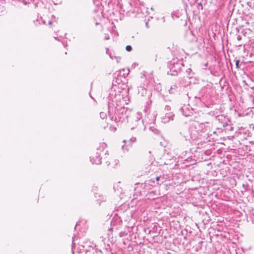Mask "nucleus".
Returning <instances> with one entry per match:
<instances>
[{
  "mask_svg": "<svg viewBox=\"0 0 254 254\" xmlns=\"http://www.w3.org/2000/svg\"><path fill=\"white\" fill-rule=\"evenodd\" d=\"M118 96L115 93L114 91L111 90L109 95V104H108V116L111 120H114L116 122H125L126 118H127V110L124 107H116L114 108V98H117ZM120 97V95H118Z\"/></svg>",
  "mask_w": 254,
  "mask_h": 254,
  "instance_id": "f257e3e1",
  "label": "nucleus"
},
{
  "mask_svg": "<svg viewBox=\"0 0 254 254\" xmlns=\"http://www.w3.org/2000/svg\"><path fill=\"white\" fill-rule=\"evenodd\" d=\"M183 65L182 61L179 60L178 59H174L170 61L168 63V67L170 70L167 72L168 75H177L178 72H179Z\"/></svg>",
  "mask_w": 254,
  "mask_h": 254,
  "instance_id": "f03ea898",
  "label": "nucleus"
},
{
  "mask_svg": "<svg viewBox=\"0 0 254 254\" xmlns=\"http://www.w3.org/2000/svg\"><path fill=\"white\" fill-rule=\"evenodd\" d=\"M210 124L208 122L197 124L194 126L196 131L197 132L198 134H200V135H202V133H206L208 135V131L210 130Z\"/></svg>",
  "mask_w": 254,
  "mask_h": 254,
  "instance_id": "7ed1b4c3",
  "label": "nucleus"
},
{
  "mask_svg": "<svg viewBox=\"0 0 254 254\" xmlns=\"http://www.w3.org/2000/svg\"><path fill=\"white\" fill-rule=\"evenodd\" d=\"M124 3L121 4L119 3L120 5L121 8L124 12H128L132 10V7L133 5H135V1H124Z\"/></svg>",
  "mask_w": 254,
  "mask_h": 254,
  "instance_id": "20e7f679",
  "label": "nucleus"
},
{
  "mask_svg": "<svg viewBox=\"0 0 254 254\" xmlns=\"http://www.w3.org/2000/svg\"><path fill=\"white\" fill-rule=\"evenodd\" d=\"M102 149L99 147L97 149V151L95 156L90 157V161L92 164H100L101 163V158L100 157V152L102 151Z\"/></svg>",
  "mask_w": 254,
  "mask_h": 254,
  "instance_id": "39448f33",
  "label": "nucleus"
},
{
  "mask_svg": "<svg viewBox=\"0 0 254 254\" xmlns=\"http://www.w3.org/2000/svg\"><path fill=\"white\" fill-rule=\"evenodd\" d=\"M122 223V218L118 216H114L111 222V225L113 227L112 228L109 229L111 230L114 229L115 227L116 229H118V227L121 226Z\"/></svg>",
  "mask_w": 254,
  "mask_h": 254,
  "instance_id": "423d86ee",
  "label": "nucleus"
},
{
  "mask_svg": "<svg viewBox=\"0 0 254 254\" xmlns=\"http://www.w3.org/2000/svg\"><path fill=\"white\" fill-rule=\"evenodd\" d=\"M175 117V115L173 112H168L166 113L164 116H163L162 118V122L166 124L169 123L170 121H173L174 120Z\"/></svg>",
  "mask_w": 254,
  "mask_h": 254,
  "instance_id": "0eeeda50",
  "label": "nucleus"
},
{
  "mask_svg": "<svg viewBox=\"0 0 254 254\" xmlns=\"http://www.w3.org/2000/svg\"><path fill=\"white\" fill-rule=\"evenodd\" d=\"M121 74H122V71H121V70L115 73L113 82H115L117 84H120V82H122L121 77H122V76Z\"/></svg>",
  "mask_w": 254,
  "mask_h": 254,
  "instance_id": "6e6552de",
  "label": "nucleus"
},
{
  "mask_svg": "<svg viewBox=\"0 0 254 254\" xmlns=\"http://www.w3.org/2000/svg\"><path fill=\"white\" fill-rule=\"evenodd\" d=\"M94 4L97 6V9H95L96 11H100L102 13L104 9V6L101 1H93Z\"/></svg>",
  "mask_w": 254,
  "mask_h": 254,
  "instance_id": "1a4fd4ad",
  "label": "nucleus"
},
{
  "mask_svg": "<svg viewBox=\"0 0 254 254\" xmlns=\"http://www.w3.org/2000/svg\"><path fill=\"white\" fill-rule=\"evenodd\" d=\"M239 2H243L242 5L246 4L250 8L254 9V1H239Z\"/></svg>",
  "mask_w": 254,
  "mask_h": 254,
  "instance_id": "9d476101",
  "label": "nucleus"
},
{
  "mask_svg": "<svg viewBox=\"0 0 254 254\" xmlns=\"http://www.w3.org/2000/svg\"><path fill=\"white\" fill-rule=\"evenodd\" d=\"M16 3L14 4V5H17V6L21 7L23 5H25L27 4V2L26 1H14Z\"/></svg>",
  "mask_w": 254,
  "mask_h": 254,
  "instance_id": "9b49d317",
  "label": "nucleus"
},
{
  "mask_svg": "<svg viewBox=\"0 0 254 254\" xmlns=\"http://www.w3.org/2000/svg\"><path fill=\"white\" fill-rule=\"evenodd\" d=\"M181 111L182 113V114L183 115H184L186 117H188L189 116H190V111L189 110H188V111H185V109H184V108H182L181 109Z\"/></svg>",
  "mask_w": 254,
  "mask_h": 254,
  "instance_id": "f8f14e48",
  "label": "nucleus"
},
{
  "mask_svg": "<svg viewBox=\"0 0 254 254\" xmlns=\"http://www.w3.org/2000/svg\"><path fill=\"white\" fill-rule=\"evenodd\" d=\"M140 118H141V115L139 113H137V117H136V120L135 121H136V122H138V125L143 123V120L140 121Z\"/></svg>",
  "mask_w": 254,
  "mask_h": 254,
  "instance_id": "ddd939ff",
  "label": "nucleus"
},
{
  "mask_svg": "<svg viewBox=\"0 0 254 254\" xmlns=\"http://www.w3.org/2000/svg\"><path fill=\"white\" fill-rule=\"evenodd\" d=\"M4 9V7L3 5V2L2 1H0V15L3 11Z\"/></svg>",
  "mask_w": 254,
  "mask_h": 254,
  "instance_id": "4468645a",
  "label": "nucleus"
},
{
  "mask_svg": "<svg viewBox=\"0 0 254 254\" xmlns=\"http://www.w3.org/2000/svg\"><path fill=\"white\" fill-rule=\"evenodd\" d=\"M191 69L190 68H188L186 70V72L188 74L189 78H191L192 77V75L191 74Z\"/></svg>",
  "mask_w": 254,
  "mask_h": 254,
  "instance_id": "2eb2a0df",
  "label": "nucleus"
},
{
  "mask_svg": "<svg viewBox=\"0 0 254 254\" xmlns=\"http://www.w3.org/2000/svg\"><path fill=\"white\" fill-rule=\"evenodd\" d=\"M105 201H106V198L103 196L102 197V198L101 199H98L97 200V203L99 204V205H100L101 201L104 202Z\"/></svg>",
  "mask_w": 254,
  "mask_h": 254,
  "instance_id": "dca6fc26",
  "label": "nucleus"
},
{
  "mask_svg": "<svg viewBox=\"0 0 254 254\" xmlns=\"http://www.w3.org/2000/svg\"><path fill=\"white\" fill-rule=\"evenodd\" d=\"M150 129L155 134H157L159 132V130L157 129L152 127H150Z\"/></svg>",
  "mask_w": 254,
  "mask_h": 254,
  "instance_id": "f3484780",
  "label": "nucleus"
},
{
  "mask_svg": "<svg viewBox=\"0 0 254 254\" xmlns=\"http://www.w3.org/2000/svg\"><path fill=\"white\" fill-rule=\"evenodd\" d=\"M100 116L101 118L104 119L107 117V114L104 112H101L100 113Z\"/></svg>",
  "mask_w": 254,
  "mask_h": 254,
  "instance_id": "a211bd4d",
  "label": "nucleus"
},
{
  "mask_svg": "<svg viewBox=\"0 0 254 254\" xmlns=\"http://www.w3.org/2000/svg\"><path fill=\"white\" fill-rule=\"evenodd\" d=\"M126 214H129L130 217H131V216H132V214L130 211H126L125 212H124V213L123 214V215H122L123 218L124 217V216Z\"/></svg>",
  "mask_w": 254,
  "mask_h": 254,
  "instance_id": "6ab92c4d",
  "label": "nucleus"
},
{
  "mask_svg": "<svg viewBox=\"0 0 254 254\" xmlns=\"http://www.w3.org/2000/svg\"><path fill=\"white\" fill-rule=\"evenodd\" d=\"M126 50L127 51V52H130L131 50H132V47L130 45H127L126 46Z\"/></svg>",
  "mask_w": 254,
  "mask_h": 254,
  "instance_id": "aec40b11",
  "label": "nucleus"
},
{
  "mask_svg": "<svg viewBox=\"0 0 254 254\" xmlns=\"http://www.w3.org/2000/svg\"><path fill=\"white\" fill-rule=\"evenodd\" d=\"M197 6V8H198V10L202 9L203 8L202 4L201 2L198 3Z\"/></svg>",
  "mask_w": 254,
  "mask_h": 254,
  "instance_id": "412c9836",
  "label": "nucleus"
},
{
  "mask_svg": "<svg viewBox=\"0 0 254 254\" xmlns=\"http://www.w3.org/2000/svg\"><path fill=\"white\" fill-rule=\"evenodd\" d=\"M239 63H240V61L239 60H236V61L235 64H236V68H238V69L240 68Z\"/></svg>",
  "mask_w": 254,
  "mask_h": 254,
  "instance_id": "4be33fe9",
  "label": "nucleus"
},
{
  "mask_svg": "<svg viewBox=\"0 0 254 254\" xmlns=\"http://www.w3.org/2000/svg\"><path fill=\"white\" fill-rule=\"evenodd\" d=\"M174 90H175V89L173 88L172 87H171V88L169 90V91L170 94H173L175 92Z\"/></svg>",
  "mask_w": 254,
  "mask_h": 254,
  "instance_id": "5701e85b",
  "label": "nucleus"
},
{
  "mask_svg": "<svg viewBox=\"0 0 254 254\" xmlns=\"http://www.w3.org/2000/svg\"><path fill=\"white\" fill-rule=\"evenodd\" d=\"M105 249L107 251V252H110V250H111V247L110 246V245L108 244L106 247H105Z\"/></svg>",
  "mask_w": 254,
  "mask_h": 254,
  "instance_id": "b1692460",
  "label": "nucleus"
},
{
  "mask_svg": "<svg viewBox=\"0 0 254 254\" xmlns=\"http://www.w3.org/2000/svg\"><path fill=\"white\" fill-rule=\"evenodd\" d=\"M165 110L166 111H170L171 110V107L169 105H166L165 107Z\"/></svg>",
  "mask_w": 254,
  "mask_h": 254,
  "instance_id": "393cba45",
  "label": "nucleus"
},
{
  "mask_svg": "<svg viewBox=\"0 0 254 254\" xmlns=\"http://www.w3.org/2000/svg\"><path fill=\"white\" fill-rule=\"evenodd\" d=\"M82 223H83L82 221H79V222H77V223L75 225V229H76V228H77L78 226H80L81 224Z\"/></svg>",
  "mask_w": 254,
  "mask_h": 254,
  "instance_id": "a878e982",
  "label": "nucleus"
},
{
  "mask_svg": "<svg viewBox=\"0 0 254 254\" xmlns=\"http://www.w3.org/2000/svg\"><path fill=\"white\" fill-rule=\"evenodd\" d=\"M191 137L193 139H195L197 137L195 136V134L193 135L192 133L191 132L190 133Z\"/></svg>",
  "mask_w": 254,
  "mask_h": 254,
  "instance_id": "bb28decb",
  "label": "nucleus"
},
{
  "mask_svg": "<svg viewBox=\"0 0 254 254\" xmlns=\"http://www.w3.org/2000/svg\"><path fill=\"white\" fill-rule=\"evenodd\" d=\"M136 140V138L135 137H131L130 139V141H131L132 142H135Z\"/></svg>",
  "mask_w": 254,
  "mask_h": 254,
  "instance_id": "cd10ccee",
  "label": "nucleus"
},
{
  "mask_svg": "<svg viewBox=\"0 0 254 254\" xmlns=\"http://www.w3.org/2000/svg\"><path fill=\"white\" fill-rule=\"evenodd\" d=\"M145 27H146L147 28H149L150 26H149V25L148 21H146V23H145Z\"/></svg>",
  "mask_w": 254,
  "mask_h": 254,
  "instance_id": "c85d7f7f",
  "label": "nucleus"
},
{
  "mask_svg": "<svg viewBox=\"0 0 254 254\" xmlns=\"http://www.w3.org/2000/svg\"><path fill=\"white\" fill-rule=\"evenodd\" d=\"M114 163H115V165H114V167L118 164L119 163V160H115L114 161Z\"/></svg>",
  "mask_w": 254,
  "mask_h": 254,
  "instance_id": "c756f323",
  "label": "nucleus"
},
{
  "mask_svg": "<svg viewBox=\"0 0 254 254\" xmlns=\"http://www.w3.org/2000/svg\"><path fill=\"white\" fill-rule=\"evenodd\" d=\"M110 37L108 35H106L104 37V40H108L109 39Z\"/></svg>",
  "mask_w": 254,
  "mask_h": 254,
  "instance_id": "7c9ffc66",
  "label": "nucleus"
},
{
  "mask_svg": "<svg viewBox=\"0 0 254 254\" xmlns=\"http://www.w3.org/2000/svg\"><path fill=\"white\" fill-rule=\"evenodd\" d=\"M161 177H156L155 179L156 181H159Z\"/></svg>",
  "mask_w": 254,
  "mask_h": 254,
  "instance_id": "2f4dec72",
  "label": "nucleus"
},
{
  "mask_svg": "<svg viewBox=\"0 0 254 254\" xmlns=\"http://www.w3.org/2000/svg\"><path fill=\"white\" fill-rule=\"evenodd\" d=\"M153 116L152 117V119L151 120V121H154L155 120V115H153Z\"/></svg>",
  "mask_w": 254,
  "mask_h": 254,
  "instance_id": "473e14b6",
  "label": "nucleus"
},
{
  "mask_svg": "<svg viewBox=\"0 0 254 254\" xmlns=\"http://www.w3.org/2000/svg\"><path fill=\"white\" fill-rule=\"evenodd\" d=\"M40 19L43 24L45 23V21L43 20V18L42 17H40Z\"/></svg>",
  "mask_w": 254,
  "mask_h": 254,
  "instance_id": "72a5a7b5",
  "label": "nucleus"
},
{
  "mask_svg": "<svg viewBox=\"0 0 254 254\" xmlns=\"http://www.w3.org/2000/svg\"><path fill=\"white\" fill-rule=\"evenodd\" d=\"M241 39H242V38H241V36L239 35V36L237 37V39H238V40H241Z\"/></svg>",
  "mask_w": 254,
  "mask_h": 254,
  "instance_id": "f704fd0d",
  "label": "nucleus"
},
{
  "mask_svg": "<svg viewBox=\"0 0 254 254\" xmlns=\"http://www.w3.org/2000/svg\"><path fill=\"white\" fill-rule=\"evenodd\" d=\"M48 24H49V25H51V24H52V21H51V20H49V22H48Z\"/></svg>",
  "mask_w": 254,
  "mask_h": 254,
  "instance_id": "c9c22d12",
  "label": "nucleus"
},
{
  "mask_svg": "<svg viewBox=\"0 0 254 254\" xmlns=\"http://www.w3.org/2000/svg\"><path fill=\"white\" fill-rule=\"evenodd\" d=\"M106 163H107L108 166H109L110 165V163L108 162V161L106 162Z\"/></svg>",
  "mask_w": 254,
  "mask_h": 254,
  "instance_id": "e433bc0d",
  "label": "nucleus"
},
{
  "mask_svg": "<svg viewBox=\"0 0 254 254\" xmlns=\"http://www.w3.org/2000/svg\"><path fill=\"white\" fill-rule=\"evenodd\" d=\"M97 195H98V194H97V193H96V194H95V197H97Z\"/></svg>",
  "mask_w": 254,
  "mask_h": 254,
  "instance_id": "4c0bfd02",
  "label": "nucleus"
},
{
  "mask_svg": "<svg viewBox=\"0 0 254 254\" xmlns=\"http://www.w3.org/2000/svg\"><path fill=\"white\" fill-rule=\"evenodd\" d=\"M108 49H107L106 50V53L108 54Z\"/></svg>",
  "mask_w": 254,
  "mask_h": 254,
  "instance_id": "58836bf2",
  "label": "nucleus"
},
{
  "mask_svg": "<svg viewBox=\"0 0 254 254\" xmlns=\"http://www.w3.org/2000/svg\"><path fill=\"white\" fill-rule=\"evenodd\" d=\"M37 21H40V19H37Z\"/></svg>",
  "mask_w": 254,
  "mask_h": 254,
  "instance_id": "ea45409f",
  "label": "nucleus"
},
{
  "mask_svg": "<svg viewBox=\"0 0 254 254\" xmlns=\"http://www.w3.org/2000/svg\"><path fill=\"white\" fill-rule=\"evenodd\" d=\"M107 153H108V151H106V152L105 154H106Z\"/></svg>",
  "mask_w": 254,
  "mask_h": 254,
  "instance_id": "a19ab883",
  "label": "nucleus"
},
{
  "mask_svg": "<svg viewBox=\"0 0 254 254\" xmlns=\"http://www.w3.org/2000/svg\"><path fill=\"white\" fill-rule=\"evenodd\" d=\"M52 17H54V18H55V17L54 16V15H52Z\"/></svg>",
  "mask_w": 254,
  "mask_h": 254,
  "instance_id": "79ce46f5",
  "label": "nucleus"
},
{
  "mask_svg": "<svg viewBox=\"0 0 254 254\" xmlns=\"http://www.w3.org/2000/svg\"><path fill=\"white\" fill-rule=\"evenodd\" d=\"M110 57L112 59V56L111 55H110Z\"/></svg>",
  "mask_w": 254,
  "mask_h": 254,
  "instance_id": "37998d69",
  "label": "nucleus"
}]
</instances>
